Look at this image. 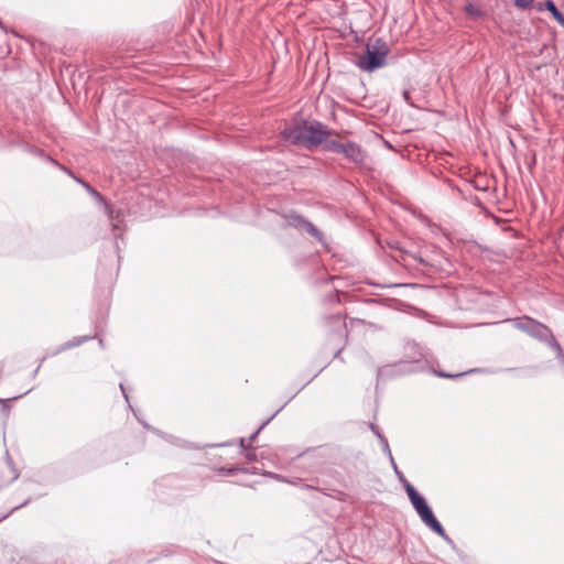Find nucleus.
I'll return each instance as SVG.
<instances>
[{"label": "nucleus", "mask_w": 564, "mask_h": 564, "mask_svg": "<svg viewBox=\"0 0 564 564\" xmlns=\"http://www.w3.org/2000/svg\"><path fill=\"white\" fill-rule=\"evenodd\" d=\"M391 466L395 473V476L402 485L408 499L414 509L415 513L420 518L421 522L434 534L440 536L454 552H458V546L455 541L446 533L443 524L436 518L432 507L429 505L426 498L406 479L404 474L398 468L397 463L392 456L387 455Z\"/></svg>", "instance_id": "nucleus-1"}, {"label": "nucleus", "mask_w": 564, "mask_h": 564, "mask_svg": "<svg viewBox=\"0 0 564 564\" xmlns=\"http://www.w3.org/2000/svg\"><path fill=\"white\" fill-rule=\"evenodd\" d=\"M403 351L404 360L409 361L414 368H419V371H431L434 376L444 379H457L471 373H484L487 372L484 368H473L467 371L452 373L444 370H436L434 365L437 364V358L432 351L411 338L403 339Z\"/></svg>", "instance_id": "nucleus-2"}, {"label": "nucleus", "mask_w": 564, "mask_h": 564, "mask_svg": "<svg viewBox=\"0 0 564 564\" xmlns=\"http://www.w3.org/2000/svg\"><path fill=\"white\" fill-rule=\"evenodd\" d=\"M334 132L317 121H304L286 127L282 131V138L294 145L313 148L324 144Z\"/></svg>", "instance_id": "nucleus-3"}, {"label": "nucleus", "mask_w": 564, "mask_h": 564, "mask_svg": "<svg viewBox=\"0 0 564 564\" xmlns=\"http://www.w3.org/2000/svg\"><path fill=\"white\" fill-rule=\"evenodd\" d=\"M389 47L384 41L377 39L367 44L366 52L357 57V66L366 72H373L386 64Z\"/></svg>", "instance_id": "nucleus-4"}, {"label": "nucleus", "mask_w": 564, "mask_h": 564, "mask_svg": "<svg viewBox=\"0 0 564 564\" xmlns=\"http://www.w3.org/2000/svg\"><path fill=\"white\" fill-rule=\"evenodd\" d=\"M112 293L111 284H96L94 288V300L98 306L96 312V328L105 324L111 304Z\"/></svg>", "instance_id": "nucleus-5"}, {"label": "nucleus", "mask_w": 564, "mask_h": 564, "mask_svg": "<svg viewBox=\"0 0 564 564\" xmlns=\"http://www.w3.org/2000/svg\"><path fill=\"white\" fill-rule=\"evenodd\" d=\"M324 149L334 153L343 154L354 163H360L364 160V152L360 147L354 142H340L327 139Z\"/></svg>", "instance_id": "nucleus-6"}, {"label": "nucleus", "mask_w": 564, "mask_h": 564, "mask_svg": "<svg viewBox=\"0 0 564 564\" xmlns=\"http://www.w3.org/2000/svg\"><path fill=\"white\" fill-rule=\"evenodd\" d=\"M416 371H419V368H414L409 361L402 359L394 364L379 367L377 369V381L393 379Z\"/></svg>", "instance_id": "nucleus-7"}, {"label": "nucleus", "mask_w": 564, "mask_h": 564, "mask_svg": "<svg viewBox=\"0 0 564 564\" xmlns=\"http://www.w3.org/2000/svg\"><path fill=\"white\" fill-rule=\"evenodd\" d=\"M390 250L393 252L391 257L406 269H412L416 264L423 263V259L417 254L404 249L403 246L397 240L388 242Z\"/></svg>", "instance_id": "nucleus-8"}, {"label": "nucleus", "mask_w": 564, "mask_h": 564, "mask_svg": "<svg viewBox=\"0 0 564 564\" xmlns=\"http://www.w3.org/2000/svg\"><path fill=\"white\" fill-rule=\"evenodd\" d=\"M367 302L370 303H380L383 306H387L389 308L406 312V313H415L417 315H424L425 312H423L420 308H416L401 300L394 299V297H384V296H378L375 299H368Z\"/></svg>", "instance_id": "nucleus-9"}, {"label": "nucleus", "mask_w": 564, "mask_h": 564, "mask_svg": "<svg viewBox=\"0 0 564 564\" xmlns=\"http://www.w3.org/2000/svg\"><path fill=\"white\" fill-rule=\"evenodd\" d=\"M327 323H332L334 325L330 332V338L337 337L339 341L343 340L344 337L347 336V327L341 312H335L325 317Z\"/></svg>", "instance_id": "nucleus-10"}, {"label": "nucleus", "mask_w": 564, "mask_h": 564, "mask_svg": "<svg viewBox=\"0 0 564 564\" xmlns=\"http://www.w3.org/2000/svg\"><path fill=\"white\" fill-rule=\"evenodd\" d=\"M97 337V334L95 335H85V336H75L74 338H72L70 340L68 341H65L64 344L57 346L56 348H54L53 350L48 351L47 352V356H51V357H54V356H57L66 350H69V349H73V348H76L94 338Z\"/></svg>", "instance_id": "nucleus-11"}, {"label": "nucleus", "mask_w": 564, "mask_h": 564, "mask_svg": "<svg viewBox=\"0 0 564 564\" xmlns=\"http://www.w3.org/2000/svg\"><path fill=\"white\" fill-rule=\"evenodd\" d=\"M348 299V295L337 289H332L328 293H326L323 297L324 304L334 305L341 304L344 301Z\"/></svg>", "instance_id": "nucleus-12"}, {"label": "nucleus", "mask_w": 564, "mask_h": 564, "mask_svg": "<svg viewBox=\"0 0 564 564\" xmlns=\"http://www.w3.org/2000/svg\"><path fill=\"white\" fill-rule=\"evenodd\" d=\"M369 429L371 430V432L377 436L380 445H381V448H382V452L384 455H390L391 454V449H390V446H389V442H388V438L381 433L379 426L375 423H370L369 424Z\"/></svg>", "instance_id": "nucleus-13"}, {"label": "nucleus", "mask_w": 564, "mask_h": 564, "mask_svg": "<svg viewBox=\"0 0 564 564\" xmlns=\"http://www.w3.org/2000/svg\"><path fill=\"white\" fill-rule=\"evenodd\" d=\"M315 458H316L315 449H307V451L301 453L295 458V462H296L297 466H304L307 464V465H310V467H313L314 465L317 464L315 462Z\"/></svg>", "instance_id": "nucleus-14"}, {"label": "nucleus", "mask_w": 564, "mask_h": 564, "mask_svg": "<svg viewBox=\"0 0 564 564\" xmlns=\"http://www.w3.org/2000/svg\"><path fill=\"white\" fill-rule=\"evenodd\" d=\"M166 443H170L176 447H181V448H185V449H200L202 447L199 446H196L194 445L193 443L186 441V440H183L181 437H177L173 434H169V436H166Z\"/></svg>", "instance_id": "nucleus-15"}, {"label": "nucleus", "mask_w": 564, "mask_h": 564, "mask_svg": "<svg viewBox=\"0 0 564 564\" xmlns=\"http://www.w3.org/2000/svg\"><path fill=\"white\" fill-rule=\"evenodd\" d=\"M290 401H285L269 419H267L264 422L261 423V425L249 436L248 441L249 443H253L258 435L261 433V431L276 416V414L282 411L284 409V406L289 403Z\"/></svg>", "instance_id": "nucleus-16"}, {"label": "nucleus", "mask_w": 564, "mask_h": 564, "mask_svg": "<svg viewBox=\"0 0 564 564\" xmlns=\"http://www.w3.org/2000/svg\"><path fill=\"white\" fill-rule=\"evenodd\" d=\"M545 9L551 12L553 18L564 26V15L557 10L555 3L552 0H547L544 4Z\"/></svg>", "instance_id": "nucleus-17"}, {"label": "nucleus", "mask_w": 564, "mask_h": 564, "mask_svg": "<svg viewBox=\"0 0 564 564\" xmlns=\"http://www.w3.org/2000/svg\"><path fill=\"white\" fill-rule=\"evenodd\" d=\"M217 473L219 476H234L238 473H241V467L234 465V466H221L217 469Z\"/></svg>", "instance_id": "nucleus-18"}, {"label": "nucleus", "mask_w": 564, "mask_h": 564, "mask_svg": "<svg viewBox=\"0 0 564 564\" xmlns=\"http://www.w3.org/2000/svg\"><path fill=\"white\" fill-rule=\"evenodd\" d=\"M288 220L291 226H293L295 228H300V229H303L307 221L306 219H304L303 217L297 216V215L289 216Z\"/></svg>", "instance_id": "nucleus-19"}, {"label": "nucleus", "mask_w": 564, "mask_h": 564, "mask_svg": "<svg viewBox=\"0 0 564 564\" xmlns=\"http://www.w3.org/2000/svg\"><path fill=\"white\" fill-rule=\"evenodd\" d=\"M305 231H307L311 236L315 237L317 240H322L323 235L322 232L310 221H306L304 228Z\"/></svg>", "instance_id": "nucleus-20"}, {"label": "nucleus", "mask_w": 564, "mask_h": 564, "mask_svg": "<svg viewBox=\"0 0 564 564\" xmlns=\"http://www.w3.org/2000/svg\"><path fill=\"white\" fill-rule=\"evenodd\" d=\"M327 366H329V362H326L324 367H322L307 382H305L295 393H293L289 401L293 400L312 380H314Z\"/></svg>", "instance_id": "nucleus-21"}, {"label": "nucleus", "mask_w": 564, "mask_h": 564, "mask_svg": "<svg viewBox=\"0 0 564 564\" xmlns=\"http://www.w3.org/2000/svg\"><path fill=\"white\" fill-rule=\"evenodd\" d=\"M86 189L88 193H90L96 199L102 200V196L99 192H97L95 188H93L89 184L82 180H77Z\"/></svg>", "instance_id": "nucleus-22"}, {"label": "nucleus", "mask_w": 564, "mask_h": 564, "mask_svg": "<svg viewBox=\"0 0 564 564\" xmlns=\"http://www.w3.org/2000/svg\"><path fill=\"white\" fill-rule=\"evenodd\" d=\"M375 286H380V288H391V286H420L421 284H399V283H395V284H373ZM423 286H429V288H436L437 284H422Z\"/></svg>", "instance_id": "nucleus-23"}, {"label": "nucleus", "mask_w": 564, "mask_h": 564, "mask_svg": "<svg viewBox=\"0 0 564 564\" xmlns=\"http://www.w3.org/2000/svg\"><path fill=\"white\" fill-rule=\"evenodd\" d=\"M10 402H6L3 404H1V408H0V413H1V416L3 417L4 422L9 419V415H10V405H9Z\"/></svg>", "instance_id": "nucleus-24"}, {"label": "nucleus", "mask_w": 564, "mask_h": 564, "mask_svg": "<svg viewBox=\"0 0 564 564\" xmlns=\"http://www.w3.org/2000/svg\"><path fill=\"white\" fill-rule=\"evenodd\" d=\"M534 0H514V4L519 9H527L529 8Z\"/></svg>", "instance_id": "nucleus-25"}, {"label": "nucleus", "mask_w": 564, "mask_h": 564, "mask_svg": "<svg viewBox=\"0 0 564 564\" xmlns=\"http://www.w3.org/2000/svg\"><path fill=\"white\" fill-rule=\"evenodd\" d=\"M254 447L250 445V448L245 452V457L248 462H253L257 459V455L254 453Z\"/></svg>", "instance_id": "nucleus-26"}, {"label": "nucleus", "mask_w": 564, "mask_h": 564, "mask_svg": "<svg viewBox=\"0 0 564 564\" xmlns=\"http://www.w3.org/2000/svg\"><path fill=\"white\" fill-rule=\"evenodd\" d=\"M18 477H19V474H15V475H13V477H12V478H10V479H8V480H4V479L2 478V469L0 468V489H1L2 487H6V486L10 485V484H11L13 480H15Z\"/></svg>", "instance_id": "nucleus-27"}, {"label": "nucleus", "mask_w": 564, "mask_h": 564, "mask_svg": "<svg viewBox=\"0 0 564 564\" xmlns=\"http://www.w3.org/2000/svg\"><path fill=\"white\" fill-rule=\"evenodd\" d=\"M31 391H32V388H31V389H29V390H26L24 393L19 394V395H15V397H12V398H7V399H1V398H0V405H1V404H3V403H6V402H12V401L19 400L20 398H22V397L26 395V394H28L29 392H31Z\"/></svg>", "instance_id": "nucleus-28"}, {"label": "nucleus", "mask_w": 564, "mask_h": 564, "mask_svg": "<svg viewBox=\"0 0 564 564\" xmlns=\"http://www.w3.org/2000/svg\"><path fill=\"white\" fill-rule=\"evenodd\" d=\"M31 501V498H28L26 500H24L21 505L12 508L7 514H4L2 518H0V521L7 517H9L14 510H18L24 506H26L29 502Z\"/></svg>", "instance_id": "nucleus-29"}, {"label": "nucleus", "mask_w": 564, "mask_h": 564, "mask_svg": "<svg viewBox=\"0 0 564 564\" xmlns=\"http://www.w3.org/2000/svg\"><path fill=\"white\" fill-rule=\"evenodd\" d=\"M151 432L153 434H155L156 436L161 437L162 440L166 441V436H169V433L166 432H163L156 427L153 426V429L151 430Z\"/></svg>", "instance_id": "nucleus-30"}, {"label": "nucleus", "mask_w": 564, "mask_h": 564, "mask_svg": "<svg viewBox=\"0 0 564 564\" xmlns=\"http://www.w3.org/2000/svg\"><path fill=\"white\" fill-rule=\"evenodd\" d=\"M237 443L241 452H246L247 449L250 448V445H247V440L245 437H240Z\"/></svg>", "instance_id": "nucleus-31"}, {"label": "nucleus", "mask_w": 564, "mask_h": 564, "mask_svg": "<svg viewBox=\"0 0 564 564\" xmlns=\"http://www.w3.org/2000/svg\"><path fill=\"white\" fill-rule=\"evenodd\" d=\"M132 411H133V414L135 415L137 420L139 421V423H140V424L145 429V430L151 431V430L153 429V426H152V425H150L148 422H145L144 420H141V419L137 415V413H135V411H134L133 409H132Z\"/></svg>", "instance_id": "nucleus-32"}, {"label": "nucleus", "mask_w": 564, "mask_h": 564, "mask_svg": "<svg viewBox=\"0 0 564 564\" xmlns=\"http://www.w3.org/2000/svg\"><path fill=\"white\" fill-rule=\"evenodd\" d=\"M119 388H120V390H121V393H122V395H123V398H124L126 402H127L128 404H130V402H129V395H128V393H127V391H126L124 384H123V383H120V384H119ZM129 408L132 410V406H131V405H129Z\"/></svg>", "instance_id": "nucleus-33"}, {"label": "nucleus", "mask_w": 564, "mask_h": 564, "mask_svg": "<svg viewBox=\"0 0 564 564\" xmlns=\"http://www.w3.org/2000/svg\"><path fill=\"white\" fill-rule=\"evenodd\" d=\"M241 473L254 475V474H259V469L257 467H252V468L241 467Z\"/></svg>", "instance_id": "nucleus-34"}, {"label": "nucleus", "mask_w": 564, "mask_h": 564, "mask_svg": "<svg viewBox=\"0 0 564 564\" xmlns=\"http://www.w3.org/2000/svg\"><path fill=\"white\" fill-rule=\"evenodd\" d=\"M235 444L234 441H228V442H224V443H220V444H213V445H208L209 447H226V446H232Z\"/></svg>", "instance_id": "nucleus-35"}, {"label": "nucleus", "mask_w": 564, "mask_h": 564, "mask_svg": "<svg viewBox=\"0 0 564 564\" xmlns=\"http://www.w3.org/2000/svg\"><path fill=\"white\" fill-rule=\"evenodd\" d=\"M18 564H44L43 562H37L30 558H21Z\"/></svg>", "instance_id": "nucleus-36"}, {"label": "nucleus", "mask_w": 564, "mask_h": 564, "mask_svg": "<svg viewBox=\"0 0 564 564\" xmlns=\"http://www.w3.org/2000/svg\"><path fill=\"white\" fill-rule=\"evenodd\" d=\"M344 350V346H339L335 352H334V358L335 359H340L343 361V358L340 357L341 356V352Z\"/></svg>", "instance_id": "nucleus-37"}, {"label": "nucleus", "mask_w": 564, "mask_h": 564, "mask_svg": "<svg viewBox=\"0 0 564 564\" xmlns=\"http://www.w3.org/2000/svg\"><path fill=\"white\" fill-rule=\"evenodd\" d=\"M40 369H41V364H39V366H37V367L35 368V370L32 372V376H31V377H32L33 379L37 376V373H39Z\"/></svg>", "instance_id": "nucleus-38"}, {"label": "nucleus", "mask_w": 564, "mask_h": 564, "mask_svg": "<svg viewBox=\"0 0 564 564\" xmlns=\"http://www.w3.org/2000/svg\"><path fill=\"white\" fill-rule=\"evenodd\" d=\"M403 97L408 102H410V93L408 90L403 91Z\"/></svg>", "instance_id": "nucleus-39"}, {"label": "nucleus", "mask_w": 564, "mask_h": 564, "mask_svg": "<svg viewBox=\"0 0 564 564\" xmlns=\"http://www.w3.org/2000/svg\"><path fill=\"white\" fill-rule=\"evenodd\" d=\"M98 344H99V347H100V348H105V341H104V339L99 338Z\"/></svg>", "instance_id": "nucleus-40"}, {"label": "nucleus", "mask_w": 564, "mask_h": 564, "mask_svg": "<svg viewBox=\"0 0 564 564\" xmlns=\"http://www.w3.org/2000/svg\"><path fill=\"white\" fill-rule=\"evenodd\" d=\"M47 357H48L47 355H46V356H43V357L39 360V364H41V365H42V364L45 361V359H46Z\"/></svg>", "instance_id": "nucleus-41"}, {"label": "nucleus", "mask_w": 564, "mask_h": 564, "mask_svg": "<svg viewBox=\"0 0 564 564\" xmlns=\"http://www.w3.org/2000/svg\"><path fill=\"white\" fill-rule=\"evenodd\" d=\"M7 460L8 463L11 465L12 464V459L10 458V456L7 454Z\"/></svg>", "instance_id": "nucleus-42"}, {"label": "nucleus", "mask_w": 564, "mask_h": 564, "mask_svg": "<svg viewBox=\"0 0 564 564\" xmlns=\"http://www.w3.org/2000/svg\"><path fill=\"white\" fill-rule=\"evenodd\" d=\"M154 560H156V557L148 560V563H152Z\"/></svg>", "instance_id": "nucleus-43"}]
</instances>
